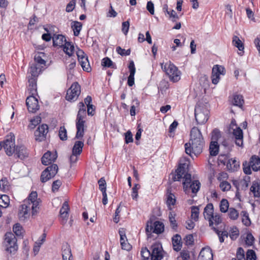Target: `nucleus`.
Instances as JSON below:
<instances>
[{
    "mask_svg": "<svg viewBox=\"0 0 260 260\" xmlns=\"http://www.w3.org/2000/svg\"><path fill=\"white\" fill-rule=\"evenodd\" d=\"M58 135L61 140L65 141L67 140V132L64 126H60L59 130Z\"/></svg>",
    "mask_w": 260,
    "mask_h": 260,
    "instance_id": "43",
    "label": "nucleus"
},
{
    "mask_svg": "<svg viewBox=\"0 0 260 260\" xmlns=\"http://www.w3.org/2000/svg\"><path fill=\"white\" fill-rule=\"evenodd\" d=\"M28 83L27 90L30 95L35 96V94H37V78H30V76H29L28 77Z\"/></svg>",
    "mask_w": 260,
    "mask_h": 260,
    "instance_id": "20",
    "label": "nucleus"
},
{
    "mask_svg": "<svg viewBox=\"0 0 260 260\" xmlns=\"http://www.w3.org/2000/svg\"><path fill=\"white\" fill-rule=\"evenodd\" d=\"M163 9L164 12H166L169 15L170 17L171 18L173 22H175L179 19L178 16L176 14V13L174 10H172L171 11H168V6L167 5H164Z\"/></svg>",
    "mask_w": 260,
    "mask_h": 260,
    "instance_id": "34",
    "label": "nucleus"
},
{
    "mask_svg": "<svg viewBox=\"0 0 260 260\" xmlns=\"http://www.w3.org/2000/svg\"><path fill=\"white\" fill-rule=\"evenodd\" d=\"M119 234L120 235V242L121 244H125V239L127 240L126 237L125 236V232L124 229H120L119 231Z\"/></svg>",
    "mask_w": 260,
    "mask_h": 260,
    "instance_id": "59",
    "label": "nucleus"
},
{
    "mask_svg": "<svg viewBox=\"0 0 260 260\" xmlns=\"http://www.w3.org/2000/svg\"><path fill=\"white\" fill-rule=\"evenodd\" d=\"M220 211L221 212L225 213L228 211L229 207V204L226 199H223L221 200L220 203Z\"/></svg>",
    "mask_w": 260,
    "mask_h": 260,
    "instance_id": "39",
    "label": "nucleus"
},
{
    "mask_svg": "<svg viewBox=\"0 0 260 260\" xmlns=\"http://www.w3.org/2000/svg\"><path fill=\"white\" fill-rule=\"evenodd\" d=\"M161 69L169 76L171 81L173 82H176L180 79V72L178 68L172 63H166L165 64H161Z\"/></svg>",
    "mask_w": 260,
    "mask_h": 260,
    "instance_id": "5",
    "label": "nucleus"
},
{
    "mask_svg": "<svg viewBox=\"0 0 260 260\" xmlns=\"http://www.w3.org/2000/svg\"><path fill=\"white\" fill-rule=\"evenodd\" d=\"M176 203L175 196L168 190L167 196V204L168 206H173Z\"/></svg>",
    "mask_w": 260,
    "mask_h": 260,
    "instance_id": "37",
    "label": "nucleus"
},
{
    "mask_svg": "<svg viewBox=\"0 0 260 260\" xmlns=\"http://www.w3.org/2000/svg\"><path fill=\"white\" fill-rule=\"evenodd\" d=\"M228 154H222L221 153L218 156V160L222 164L228 165L229 159Z\"/></svg>",
    "mask_w": 260,
    "mask_h": 260,
    "instance_id": "56",
    "label": "nucleus"
},
{
    "mask_svg": "<svg viewBox=\"0 0 260 260\" xmlns=\"http://www.w3.org/2000/svg\"><path fill=\"white\" fill-rule=\"evenodd\" d=\"M229 133H232L235 139L236 144L242 147L243 144V133L240 127L237 126L236 121L232 119L229 126Z\"/></svg>",
    "mask_w": 260,
    "mask_h": 260,
    "instance_id": "6",
    "label": "nucleus"
},
{
    "mask_svg": "<svg viewBox=\"0 0 260 260\" xmlns=\"http://www.w3.org/2000/svg\"><path fill=\"white\" fill-rule=\"evenodd\" d=\"M243 172L246 175H250L252 173L251 169L254 172H257L260 169V158L259 156L253 155L249 162L244 161L242 164Z\"/></svg>",
    "mask_w": 260,
    "mask_h": 260,
    "instance_id": "4",
    "label": "nucleus"
},
{
    "mask_svg": "<svg viewBox=\"0 0 260 260\" xmlns=\"http://www.w3.org/2000/svg\"><path fill=\"white\" fill-rule=\"evenodd\" d=\"M17 240L12 233H7L5 235V241L8 244H16Z\"/></svg>",
    "mask_w": 260,
    "mask_h": 260,
    "instance_id": "32",
    "label": "nucleus"
},
{
    "mask_svg": "<svg viewBox=\"0 0 260 260\" xmlns=\"http://www.w3.org/2000/svg\"><path fill=\"white\" fill-rule=\"evenodd\" d=\"M38 194L36 191H32L28 197V199L27 201H24V203L29 205L30 202L37 200Z\"/></svg>",
    "mask_w": 260,
    "mask_h": 260,
    "instance_id": "50",
    "label": "nucleus"
},
{
    "mask_svg": "<svg viewBox=\"0 0 260 260\" xmlns=\"http://www.w3.org/2000/svg\"><path fill=\"white\" fill-rule=\"evenodd\" d=\"M239 166V161L235 159H230L228 160V167H230L231 169H236Z\"/></svg>",
    "mask_w": 260,
    "mask_h": 260,
    "instance_id": "47",
    "label": "nucleus"
},
{
    "mask_svg": "<svg viewBox=\"0 0 260 260\" xmlns=\"http://www.w3.org/2000/svg\"><path fill=\"white\" fill-rule=\"evenodd\" d=\"M129 27V22L128 20L124 21L122 23V31L125 35H126Z\"/></svg>",
    "mask_w": 260,
    "mask_h": 260,
    "instance_id": "62",
    "label": "nucleus"
},
{
    "mask_svg": "<svg viewBox=\"0 0 260 260\" xmlns=\"http://www.w3.org/2000/svg\"><path fill=\"white\" fill-rule=\"evenodd\" d=\"M53 45L62 47L65 44L66 39L64 36L62 35H54L52 37Z\"/></svg>",
    "mask_w": 260,
    "mask_h": 260,
    "instance_id": "24",
    "label": "nucleus"
},
{
    "mask_svg": "<svg viewBox=\"0 0 260 260\" xmlns=\"http://www.w3.org/2000/svg\"><path fill=\"white\" fill-rule=\"evenodd\" d=\"M13 232L15 233V235L18 237H20L22 233L23 229L22 226L19 223L15 224L13 228Z\"/></svg>",
    "mask_w": 260,
    "mask_h": 260,
    "instance_id": "40",
    "label": "nucleus"
},
{
    "mask_svg": "<svg viewBox=\"0 0 260 260\" xmlns=\"http://www.w3.org/2000/svg\"><path fill=\"white\" fill-rule=\"evenodd\" d=\"M175 215L170 212L169 215V221L173 229H176L177 227V224L175 220Z\"/></svg>",
    "mask_w": 260,
    "mask_h": 260,
    "instance_id": "52",
    "label": "nucleus"
},
{
    "mask_svg": "<svg viewBox=\"0 0 260 260\" xmlns=\"http://www.w3.org/2000/svg\"><path fill=\"white\" fill-rule=\"evenodd\" d=\"M140 188V185L139 184H135L134 186L132 188L131 196L133 200L137 199L138 197V190Z\"/></svg>",
    "mask_w": 260,
    "mask_h": 260,
    "instance_id": "49",
    "label": "nucleus"
},
{
    "mask_svg": "<svg viewBox=\"0 0 260 260\" xmlns=\"http://www.w3.org/2000/svg\"><path fill=\"white\" fill-rule=\"evenodd\" d=\"M159 245H152L151 258L150 260H161L162 258L164 252L161 246Z\"/></svg>",
    "mask_w": 260,
    "mask_h": 260,
    "instance_id": "19",
    "label": "nucleus"
},
{
    "mask_svg": "<svg viewBox=\"0 0 260 260\" xmlns=\"http://www.w3.org/2000/svg\"><path fill=\"white\" fill-rule=\"evenodd\" d=\"M26 104L29 112L35 113L39 109L38 101L35 96H28L26 100Z\"/></svg>",
    "mask_w": 260,
    "mask_h": 260,
    "instance_id": "14",
    "label": "nucleus"
},
{
    "mask_svg": "<svg viewBox=\"0 0 260 260\" xmlns=\"http://www.w3.org/2000/svg\"><path fill=\"white\" fill-rule=\"evenodd\" d=\"M117 52L121 56H127L129 55L131 53V49L125 50L122 49L120 46L116 48Z\"/></svg>",
    "mask_w": 260,
    "mask_h": 260,
    "instance_id": "54",
    "label": "nucleus"
},
{
    "mask_svg": "<svg viewBox=\"0 0 260 260\" xmlns=\"http://www.w3.org/2000/svg\"><path fill=\"white\" fill-rule=\"evenodd\" d=\"M40 68L36 63H32L29 68V73L31 74L30 78H35L37 79L40 72Z\"/></svg>",
    "mask_w": 260,
    "mask_h": 260,
    "instance_id": "28",
    "label": "nucleus"
},
{
    "mask_svg": "<svg viewBox=\"0 0 260 260\" xmlns=\"http://www.w3.org/2000/svg\"><path fill=\"white\" fill-rule=\"evenodd\" d=\"M48 132V126L47 124H43L39 126L35 132L36 140L40 142L43 141Z\"/></svg>",
    "mask_w": 260,
    "mask_h": 260,
    "instance_id": "15",
    "label": "nucleus"
},
{
    "mask_svg": "<svg viewBox=\"0 0 260 260\" xmlns=\"http://www.w3.org/2000/svg\"><path fill=\"white\" fill-rule=\"evenodd\" d=\"M29 152L28 150L24 146H18L16 148L15 156L17 157L23 159L28 156Z\"/></svg>",
    "mask_w": 260,
    "mask_h": 260,
    "instance_id": "22",
    "label": "nucleus"
},
{
    "mask_svg": "<svg viewBox=\"0 0 260 260\" xmlns=\"http://www.w3.org/2000/svg\"><path fill=\"white\" fill-rule=\"evenodd\" d=\"M76 0H72L67 5L66 10L67 12H71L73 11L75 7Z\"/></svg>",
    "mask_w": 260,
    "mask_h": 260,
    "instance_id": "63",
    "label": "nucleus"
},
{
    "mask_svg": "<svg viewBox=\"0 0 260 260\" xmlns=\"http://www.w3.org/2000/svg\"><path fill=\"white\" fill-rule=\"evenodd\" d=\"M233 44L234 46L238 48L240 51H243L244 49V44L240 40L239 38L234 36L233 38Z\"/></svg>",
    "mask_w": 260,
    "mask_h": 260,
    "instance_id": "33",
    "label": "nucleus"
},
{
    "mask_svg": "<svg viewBox=\"0 0 260 260\" xmlns=\"http://www.w3.org/2000/svg\"><path fill=\"white\" fill-rule=\"evenodd\" d=\"M57 158V154H52L50 151L46 152L42 157V163L45 166H48L54 162Z\"/></svg>",
    "mask_w": 260,
    "mask_h": 260,
    "instance_id": "21",
    "label": "nucleus"
},
{
    "mask_svg": "<svg viewBox=\"0 0 260 260\" xmlns=\"http://www.w3.org/2000/svg\"><path fill=\"white\" fill-rule=\"evenodd\" d=\"M3 143L4 148L8 155L11 156L15 152V137L13 135L8 136L7 138Z\"/></svg>",
    "mask_w": 260,
    "mask_h": 260,
    "instance_id": "11",
    "label": "nucleus"
},
{
    "mask_svg": "<svg viewBox=\"0 0 260 260\" xmlns=\"http://www.w3.org/2000/svg\"><path fill=\"white\" fill-rule=\"evenodd\" d=\"M10 203V200L9 197L6 194L2 195L0 198V203L3 204V206H1L6 208L8 206Z\"/></svg>",
    "mask_w": 260,
    "mask_h": 260,
    "instance_id": "48",
    "label": "nucleus"
},
{
    "mask_svg": "<svg viewBox=\"0 0 260 260\" xmlns=\"http://www.w3.org/2000/svg\"><path fill=\"white\" fill-rule=\"evenodd\" d=\"M79 111L76 120V126L77 132L75 136L76 139L82 138L84 134V127L85 120L84 119L86 116V107L83 102L79 103Z\"/></svg>",
    "mask_w": 260,
    "mask_h": 260,
    "instance_id": "3",
    "label": "nucleus"
},
{
    "mask_svg": "<svg viewBox=\"0 0 260 260\" xmlns=\"http://www.w3.org/2000/svg\"><path fill=\"white\" fill-rule=\"evenodd\" d=\"M30 203V209H31V213L32 215H36L39 210V201L36 200L32 201Z\"/></svg>",
    "mask_w": 260,
    "mask_h": 260,
    "instance_id": "38",
    "label": "nucleus"
},
{
    "mask_svg": "<svg viewBox=\"0 0 260 260\" xmlns=\"http://www.w3.org/2000/svg\"><path fill=\"white\" fill-rule=\"evenodd\" d=\"M214 207L212 203L208 204L204 208V218L208 220L209 225L211 226L213 224L212 218L213 217Z\"/></svg>",
    "mask_w": 260,
    "mask_h": 260,
    "instance_id": "16",
    "label": "nucleus"
},
{
    "mask_svg": "<svg viewBox=\"0 0 260 260\" xmlns=\"http://www.w3.org/2000/svg\"><path fill=\"white\" fill-rule=\"evenodd\" d=\"M102 65L104 67L116 68V65L108 57L104 58L102 60Z\"/></svg>",
    "mask_w": 260,
    "mask_h": 260,
    "instance_id": "35",
    "label": "nucleus"
},
{
    "mask_svg": "<svg viewBox=\"0 0 260 260\" xmlns=\"http://www.w3.org/2000/svg\"><path fill=\"white\" fill-rule=\"evenodd\" d=\"M213 254L211 248L207 246L202 249L199 255V260H213Z\"/></svg>",
    "mask_w": 260,
    "mask_h": 260,
    "instance_id": "18",
    "label": "nucleus"
},
{
    "mask_svg": "<svg viewBox=\"0 0 260 260\" xmlns=\"http://www.w3.org/2000/svg\"><path fill=\"white\" fill-rule=\"evenodd\" d=\"M241 214L243 215V218L242 220V223L246 226H249L251 223L250 218L248 216V214L246 211H242Z\"/></svg>",
    "mask_w": 260,
    "mask_h": 260,
    "instance_id": "41",
    "label": "nucleus"
},
{
    "mask_svg": "<svg viewBox=\"0 0 260 260\" xmlns=\"http://www.w3.org/2000/svg\"><path fill=\"white\" fill-rule=\"evenodd\" d=\"M191 209V217L194 221H197L199 218V208L198 206H192Z\"/></svg>",
    "mask_w": 260,
    "mask_h": 260,
    "instance_id": "42",
    "label": "nucleus"
},
{
    "mask_svg": "<svg viewBox=\"0 0 260 260\" xmlns=\"http://www.w3.org/2000/svg\"><path fill=\"white\" fill-rule=\"evenodd\" d=\"M5 247V250L10 253H14L18 250V245H8Z\"/></svg>",
    "mask_w": 260,
    "mask_h": 260,
    "instance_id": "57",
    "label": "nucleus"
},
{
    "mask_svg": "<svg viewBox=\"0 0 260 260\" xmlns=\"http://www.w3.org/2000/svg\"><path fill=\"white\" fill-rule=\"evenodd\" d=\"M98 184L100 190L102 192H103V191L106 192V182L104 177L101 178L98 181Z\"/></svg>",
    "mask_w": 260,
    "mask_h": 260,
    "instance_id": "53",
    "label": "nucleus"
},
{
    "mask_svg": "<svg viewBox=\"0 0 260 260\" xmlns=\"http://www.w3.org/2000/svg\"><path fill=\"white\" fill-rule=\"evenodd\" d=\"M63 51L69 56H71L74 51V46L71 42H66L62 46Z\"/></svg>",
    "mask_w": 260,
    "mask_h": 260,
    "instance_id": "30",
    "label": "nucleus"
},
{
    "mask_svg": "<svg viewBox=\"0 0 260 260\" xmlns=\"http://www.w3.org/2000/svg\"><path fill=\"white\" fill-rule=\"evenodd\" d=\"M69 206L67 202H64L60 210V217L62 219V223H66L69 215Z\"/></svg>",
    "mask_w": 260,
    "mask_h": 260,
    "instance_id": "25",
    "label": "nucleus"
},
{
    "mask_svg": "<svg viewBox=\"0 0 260 260\" xmlns=\"http://www.w3.org/2000/svg\"><path fill=\"white\" fill-rule=\"evenodd\" d=\"M41 119L40 117L37 116L34 119L30 120V123L28 125V127L30 129H34L36 125L41 122Z\"/></svg>",
    "mask_w": 260,
    "mask_h": 260,
    "instance_id": "51",
    "label": "nucleus"
},
{
    "mask_svg": "<svg viewBox=\"0 0 260 260\" xmlns=\"http://www.w3.org/2000/svg\"><path fill=\"white\" fill-rule=\"evenodd\" d=\"M205 145V142L200 130L197 127H192L190 133L189 142L184 145L185 152L191 157L192 154L197 156L202 153Z\"/></svg>",
    "mask_w": 260,
    "mask_h": 260,
    "instance_id": "2",
    "label": "nucleus"
},
{
    "mask_svg": "<svg viewBox=\"0 0 260 260\" xmlns=\"http://www.w3.org/2000/svg\"><path fill=\"white\" fill-rule=\"evenodd\" d=\"M187 165L186 164H180L175 174L173 175L172 179L174 181H180L183 178V189L186 193L188 194L190 190L191 192L196 194L199 191L201 183L199 180H191V176L187 173Z\"/></svg>",
    "mask_w": 260,
    "mask_h": 260,
    "instance_id": "1",
    "label": "nucleus"
},
{
    "mask_svg": "<svg viewBox=\"0 0 260 260\" xmlns=\"http://www.w3.org/2000/svg\"><path fill=\"white\" fill-rule=\"evenodd\" d=\"M210 154L211 156H216L219 152V145L216 141H211L209 146Z\"/></svg>",
    "mask_w": 260,
    "mask_h": 260,
    "instance_id": "27",
    "label": "nucleus"
},
{
    "mask_svg": "<svg viewBox=\"0 0 260 260\" xmlns=\"http://www.w3.org/2000/svg\"><path fill=\"white\" fill-rule=\"evenodd\" d=\"M219 187L223 191L229 190L231 185L229 182L226 181H223L220 183Z\"/></svg>",
    "mask_w": 260,
    "mask_h": 260,
    "instance_id": "55",
    "label": "nucleus"
},
{
    "mask_svg": "<svg viewBox=\"0 0 260 260\" xmlns=\"http://www.w3.org/2000/svg\"><path fill=\"white\" fill-rule=\"evenodd\" d=\"M143 260H150L149 257H151V253L146 248H142L141 251Z\"/></svg>",
    "mask_w": 260,
    "mask_h": 260,
    "instance_id": "44",
    "label": "nucleus"
},
{
    "mask_svg": "<svg viewBox=\"0 0 260 260\" xmlns=\"http://www.w3.org/2000/svg\"><path fill=\"white\" fill-rule=\"evenodd\" d=\"M225 69L220 65H215L213 67L212 71V82L214 84H217L220 79V75H224Z\"/></svg>",
    "mask_w": 260,
    "mask_h": 260,
    "instance_id": "13",
    "label": "nucleus"
},
{
    "mask_svg": "<svg viewBox=\"0 0 260 260\" xmlns=\"http://www.w3.org/2000/svg\"><path fill=\"white\" fill-rule=\"evenodd\" d=\"M82 27V24L77 21H73L71 23V28L75 36H78Z\"/></svg>",
    "mask_w": 260,
    "mask_h": 260,
    "instance_id": "26",
    "label": "nucleus"
},
{
    "mask_svg": "<svg viewBox=\"0 0 260 260\" xmlns=\"http://www.w3.org/2000/svg\"><path fill=\"white\" fill-rule=\"evenodd\" d=\"M164 231V224L159 221H155L152 222V221H148L146 228V233L148 238H151L152 233L159 234Z\"/></svg>",
    "mask_w": 260,
    "mask_h": 260,
    "instance_id": "7",
    "label": "nucleus"
},
{
    "mask_svg": "<svg viewBox=\"0 0 260 260\" xmlns=\"http://www.w3.org/2000/svg\"><path fill=\"white\" fill-rule=\"evenodd\" d=\"M58 171V166L56 164H52L46 168L42 172L41 175V181L45 183L53 178Z\"/></svg>",
    "mask_w": 260,
    "mask_h": 260,
    "instance_id": "8",
    "label": "nucleus"
},
{
    "mask_svg": "<svg viewBox=\"0 0 260 260\" xmlns=\"http://www.w3.org/2000/svg\"><path fill=\"white\" fill-rule=\"evenodd\" d=\"M220 137V133L217 129H214L212 132L211 141H216L217 142Z\"/></svg>",
    "mask_w": 260,
    "mask_h": 260,
    "instance_id": "58",
    "label": "nucleus"
},
{
    "mask_svg": "<svg viewBox=\"0 0 260 260\" xmlns=\"http://www.w3.org/2000/svg\"><path fill=\"white\" fill-rule=\"evenodd\" d=\"M229 215L231 219L236 220L239 216V213L235 208H230L229 209Z\"/></svg>",
    "mask_w": 260,
    "mask_h": 260,
    "instance_id": "46",
    "label": "nucleus"
},
{
    "mask_svg": "<svg viewBox=\"0 0 260 260\" xmlns=\"http://www.w3.org/2000/svg\"><path fill=\"white\" fill-rule=\"evenodd\" d=\"M250 191L253 192L254 197H260V184L257 182H253L250 187Z\"/></svg>",
    "mask_w": 260,
    "mask_h": 260,
    "instance_id": "31",
    "label": "nucleus"
},
{
    "mask_svg": "<svg viewBox=\"0 0 260 260\" xmlns=\"http://www.w3.org/2000/svg\"><path fill=\"white\" fill-rule=\"evenodd\" d=\"M239 235V231L236 226H234L231 228L230 231V236L232 240H235L237 238Z\"/></svg>",
    "mask_w": 260,
    "mask_h": 260,
    "instance_id": "45",
    "label": "nucleus"
},
{
    "mask_svg": "<svg viewBox=\"0 0 260 260\" xmlns=\"http://www.w3.org/2000/svg\"><path fill=\"white\" fill-rule=\"evenodd\" d=\"M70 254H72L71 250L69 247L67 246L62 252V260L68 259V257L70 256Z\"/></svg>",
    "mask_w": 260,
    "mask_h": 260,
    "instance_id": "61",
    "label": "nucleus"
},
{
    "mask_svg": "<svg viewBox=\"0 0 260 260\" xmlns=\"http://www.w3.org/2000/svg\"><path fill=\"white\" fill-rule=\"evenodd\" d=\"M79 63L84 71L89 72L91 71V67L88 61V57L85 53L80 49L76 52Z\"/></svg>",
    "mask_w": 260,
    "mask_h": 260,
    "instance_id": "12",
    "label": "nucleus"
},
{
    "mask_svg": "<svg viewBox=\"0 0 260 260\" xmlns=\"http://www.w3.org/2000/svg\"><path fill=\"white\" fill-rule=\"evenodd\" d=\"M30 210V204L29 205L23 203L20 206L18 212V217L20 220L24 221L25 219L29 217V211Z\"/></svg>",
    "mask_w": 260,
    "mask_h": 260,
    "instance_id": "17",
    "label": "nucleus"
},
{
    "mask_svg": "<svg viewBox=\"0 0 260 260\" xmlns=\"http://www.w3.org/2000/svg\"><path fill=\"white\" fill-rule=\"evenodd\" d=\"M255 252L252 250H248L246 254V260H256Z\"/></svg>",
    "mask_w": 260,
    "mask_h": 260,
    "instance_id": "60",
    "label": "nucleus"
},
{
    "mask_svg": "<svg viewBox=\"0 0 260 260\" xmlns=\"http://www.w3.org/2000/svg\"><path fill=\"white\" fill-rule=\"evenodd\" d=\"M81 92V87L78 82H74L67 90L66 99L68 101H76Z\"/></svg>",
    "mask_w": 260,
    "mask_h": 260,
    "instance_id": "10",
    "label": "nucleus"
},
{
    "mask_svg": "<svg viewBox=\"0 0 260 260\" xmlns=\"http://www.w3.org/2000/svg\"><path fill=\"white\" fill-rule=\"evenodd\" d=\"M237 258L238 260H245L244 251L242 248H239L237 252Z\"/></svg>",
    "mask_w": 260,
    "mask_h": 260,
    "instance_id": "64",
    "label": "nucleus"
},
{
    "mask_svg": "<svg viewBox=\"0 0 260 260\" xmlns=\"http://www.w3.org/2000/svg\"><path fill=\"white\" fill-rule=\"evenodd\" d=\"M209 111L205 108L196 107L194 116L198 124H203L206 123L209 118Z\"/></svg>",
    "mask_w": 260,
    "mask_h": 260,
    "instance_id": "9",
    "label": "nucleus"
},
{
    "mask_svg": "<svg viewBox=\"0 0 260 260\" xmlns=\"http://www.w3.org/2000/svg\"><path fill=\"white\" fill-rule=\"evenodd\" d=\"M84 146V143L81 141H76L72 149V152L73 154H80L82 152V148Z\"/></svg>",
    "mask_w": 260,
    "mask_h": 260,
    "instance_id": "29",
    "label": "nucleus"
},
{
    "mask_svg": "<svg viewBox=\"0 0 260 260\" xmlns=\"http://www.w3.org/2000/svg\"><path fill=\"white\" fill-rule=\"evenodd\" d=\"M0 188L4 192H7L10 189L9 183L6 178H2L0 180Z\"/></svg>",
    "mask_w": 260,
    "mask_h": 260,
    "instance_id": "36",
    "label": "nucleus"
},
{
    "mask_svg": "<svg viewBox=\"0 0 260 260\" xmlns=\"http://www.w3.org/2000/svg\"><path fill=\"white\" fill-rule=\"evenodd\" d=\"M232 105L242 108L244 103L243 96L241 94L235 93L231 98Z\"/></svg>",
    "mask_w": 260,
    "mask_h": 260,
    "instance_id": "23",
    "label": "nucleus"
}]
</instances>
